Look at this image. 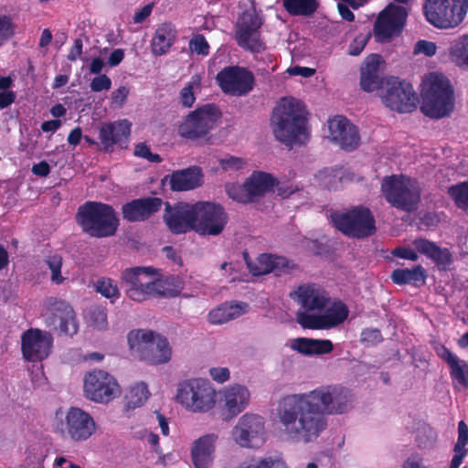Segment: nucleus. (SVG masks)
Listing matches in <instances>:
<instances>
[{"instance_id": "1", "label": "nucleus", "mask_w": 468, "mask_h": 468, "mask_svg": "<svg viewBox=\"0 0 468 468\" xmlns=\"http://www.w3.org/2000/svg\"><path fill=\"white\" fill-rule=\"evenodd\" d=\"M354 402L349 388L339 384L324 385L308 393L285 396L278 403L277 416L289 439L308 443L325 429L324 414H345L353 409Z\"/></svg>"}, {"instance_id": "2", "label": "nucleus", "mask_w": 468, "mask_h": 468, "mask_svg": "<svg viewBox=\"0 0 468 468\" xmlns=\"http://www.w3.org/2000/svg\"><path fill=\"white\" fill-rule=\"evenodd\" d=\"M303 104L294 98H282L273 109L271 124L277 140L286 145L303 144L308 133Z\"/></svg>"}, {"instance_id": "3", "label": "nucleus", "mask_w": 468, "mask_h": 468, "mask_svg": "<svg viewBox=\"0 0 468 468\" xmlns=\"http://www.w3.org/2000/svg\"><path fill=\"white\" fill-rule=\"evenodd\" d=\"M421 98L420 109L428 117L441 119L453 111V89L441 73L431 72L426 77L422 82Z\"/></svg>"}, {"instance_id": "4", "label": "nucleus", "mask_w": 468, "mask_h": 468, "mask_svg": "<svg viewBox=\"0 0 468 468\" xmlns=\"http://www.w3.org/2000/svg\"><path fill=\"white\" fill-rule=\"evenodd\" d=\"M76 221L83 232L98 239L115 235L119 226V218L113 207L96 201L81 205L78 208Z\"/></svg>"}, {"instance_id": "5", "label": "nucleus", "mask_w": 468, "mask_h": 468, "mask_svg": "<svg viewBox=\"0 0 468 468\" xmlns=\"http://www.w3.org/2000/svg\"><path fill=\"white\" fill-rule=\"evenodd\" d=\"M130 349L151 365L166 364L172 357V347L166 337L151 330H133L127 335Z\"/></svg>"}, {"instance_id": "6", "label": "nucleus", "mask_w": 468, "mask_h": 468, "mask_svg": "<svg viewBox=\"0 0 468 468\" xmlns=\"http://www.w3.org/2000/svg\"><path fill=\"white\" fill-rule=\"evenodd\" d=\"M381 190L393 207L409 213L418 209L421 189L416 180L404 176H386Z\"/></svg>"}, {"instance_id": "7", "label": "nucleus", "mask_w": 468, "mask_h": 468, "mask_svg": "<svg viewBox=\"0 0 468 468\" xmlns=\"http://www.w3.org/2000/svg\"><path fill=\"white\" fill-rule=\"evenodd\" d=\"M468 11V0H425L426 20L438 29H452L463 23Z\"/></svg>"}, {"instance_id": "8", "label": "nucleus", "mask_w": 468, "mask_h": 468, "mask_svg": "<svg viewBox=\"0 0 468 468\" xmlns=\"http://www.w3.org/2000/svg\"><path fill=\"white\" fill-rule=\"evenodd\" d=\"M331 218L334 226L349 238L365 239L376 232L375 218L371 211L363 206L346 212H334Z\"/></svg>"}, {"instance_id": "9", "label": "nucleus", "mask_w": 468, "mask_h": 468, "mask_svg": "<svg viewBox=\"0 0 468 468\" xmlns=\"http://www.w3.org/2000/svg\"><path fill=\"white\" fill-rule=\"evenodd\" d=\"M278 181L272 175L254 171L243 184H226L225 190L229 198L248 204L259 201L266 193L273 191Z\"/></svg>"}, {"instance_id": "10", "label": "nucleus", "mask_w": 468, "mask_h": 468, "mask_svg": "<svg viewBox=\"0 0 468 468\" xmlns=\"http://www.w3.org/2000/svg\"><path fill=\"white\" fill-rule=\"evenodd\" d=\"M215 391L210 384L202 379H190L180 385L176 399L186 409L197 412L209 410L215 404Z\"/></svg>"}, {"instance_id": "11", "label": "nucleus", "mask_w": 468, "mask_h": 468, "mask_svg": "<svg viewBox=\"0 0 468 468\" xmlns=\"http://www.w3.org/2000/svg\"><path fill=\"white\" fill-rule=\"evenodd\" d=\"M262 17L254 5L239 16L235 26V38L238 45L251 52L259 53L263 50L264 44L261 39L260 28Z\"/></svg>"}, {"instance_id": "12", "label": "nucleus", "mask_w": 468, "mask_h": 468, "mask_svg": "<svg viewBox=\"0 0 468 468\" xmlns=\"http://www.w3.org/2000/svg\"><path fill=\"white\" fill-rule=\"evenodd\" d=\"M220 113L215 104H206L190 112L179 125L178 133L186 139L205 137L212 130Z\"/></svg>"}, {"instance_id": "13", "label": "nucleus", "mask_w": 468, "mask_h": 468, "mask_svg": "<svg viewBox=\"0 0 468 468\" xmlns=\"http://www.w3.org/2000/svg\"><path fill=\"white\" fill-rule=\"evenodd\" d=\"M197 220L195 231L200 235H219L228 223V215L219 204L207 201L196 202Z\"/></svg>"}, {"instance_id": "14", "label": "nucleus", "mask_w": 468, "mask_h": 468, "mask_svg": "<svg viewBox=\"0 0 468 468\" xmlns=\"http://www.w3.org/2000/svg\"><path fill=\"white\" fill-rule=\"evenodd\" d=\"M84 392L92 401L107 403L120 394V388L112 375L100 369L85 375Z\"/></svg>"}, {"instance_id": "15", "label": "nucleus", "mask_w": 468, "mask_h": 468, "mask_svg": "<svg viewBox=\"0 0 468 468\" xmlns=\"http://www.w3.org/2000/svg\"><path fill=\"white\" fill-rule=\"evenodd\" d=\"M407 9L390 4L378 16L374 24V37L378 42H389L402 31L406 22Z\"/></svg>"}, {"instance_id": "16", "label": "nucleus", "mask_w": 468, "mask_h": 468, "mask_svg": "<svg viewBox=\"0 0 468 468\" xmlns=\"http://www.w3.org/2000/svg\"><path fill=\"white\" fill-rule=\"evenodd\" d=\"M231 434L235 442L241 447H260L265 441L264 420L257 414H244L232 429Z\"/></svg>"}, {"instance_id": "17", "label": "nucleus", "mask_w": 468, "mask_h": 468, "mask_svg": "<svg viewBox=\"0 0 468 468\" xmlns=\"http://www.w3.org/2000/svg\"><path fill=\"white\" fill-rule=\"evenodd\" d=\"M45 323L48 327L59 334L73 335L77 334L79 325L72 307L63 300L49 298L44 314Z\"/></svg>"}, {"instance_id": "18", "label": "nucleus", "mask_w": 468, "mask_h": 468, "mask_svg": "<svg viewBox=\"0 0 468 468\" xmlns=\"http://www.w3.org/2000/svg\"><path fill=\"white\" fill-rule=\"evenodd\" d=\"M383 101L392 111L411 112L417 107L418 97L410 83L392 77L387 80Z\"/></svg>"}, {"instance_id": "19", "label": "nucleus", "mask_w": 468, "mask_h": 468, "mask_svg": "<svg viewBox=\"0 0 468 468\" xmlns=\"http://www.w3.org/2000/svg\"><path fill=\"white\" fill-rule=\"evenodd\" d=\"M216 80L226 94L232 96L247 95L254 86L253 74L239 66H230L219 71Z\"/></svg>"}, {"instance_id": "20", "label": "nucleus", "mask_w": 468, "mask_h": 468, "mask_svg": "<svg viewBox=\"0 0 468 468\" xmlns=\"http://www.w3.org/2000/svg\"><path fill=\"white\" fill-rule=\"evenodd\" d=\"M96 431L93 418L80 408L71 407L62 423L61 432L64 438L76 442L87 441Z\"/></svg>"}, {"instance_id": "21", "label": "nucleus", "mask_w": 468, "mask_h": 468, "mask_svg": "<svg viewBox=\"0 0 468 468\" xmlns=\"http://www.w3.org/2000/svg\"><path fill=\"white\" fill-rule=\"evenodd\" d=\"M164 221L169 230L175 234L186 233L189 230L195 231L197 220L196 203L177 202L171 205L165 203Z\"/></svg>"}, {"instance_id": "22", "label": "nucleus", "mask_w": 468, "mask_h": 468, "mask_svg": "<svg viewBox=\"0 0 468 468\" xmlns=\"http://www.w3.org/2000/svg\"><path fill=\"white\" fill-rule=\"evenodd\" d=\"M155 272L156 270L153 267H133L122 271L121 279L126 295L136 302L147 300L152 277Z\"/></svg>"}, {"instance_id": "23", "label": "nucleus", "mask_w": 468, "mask_h": 468, "mask_svg": "<svg viewBox=\"0 0 468 468\" xmlns=\"http://www.w3.org/2000/svg\"><path fill=\"white\" fill-rule=\"evenodd\" d=\"M348 309L342 302L335 303L323 314H311L298 311L296 321L303 328L331 329L341 324L348 316Z\"/></svg>"}, {"instance_id": "24", "label": "nucleus", "mask_w": 468, "mask_h": 468, "mask_svg": "<svg viewBox=\"0 0 468 468\" xmlns=\"http://www.w3.org/2000/svg\"><path fill=\"white\" fill-rule=\"evenodd\" d=\"M52 347L53 337L48 332L30 328L22 334L21 349L27 361H42L50 355Z\"/></svg>"}, {"instance_id": "25", "label": "nucleus", "mask_w": 468, "mask_h": 468, "mask_svg": "<svg viewBox=\"0 0 468 468\" xmlns=\"http://www.w3.org/2000/svg\"><path fill=\"white\" fill-rule=\"evenodd\" d=\"M329 137L346 151L355 150L360 143L356 127L346 117L336 116L328 122Z\"/></svg>"}, {"instance_id": "26", "label": "nucleus", "mask_w": 468, "mask_h": 468, "mask_svg": "<svg viewBox=\"0 0 468 468\" xmlns=\"http://www.w3.org/2000/svg\"><path fill=\"white\" fill-rule=\"evenodd\" d=\"M163 203L160 197L133 199L122 207V217L129 222L144 221L159 211Z\"/></svg>"}, {"instance_id": "27", "label": "nucleus", "mask_w": 468, "mask_h": 468, "mask_svg": "<svg viewBox=\"0 0 468 468\" xmlns=\"http://www.w3.org/2000/svg\"><path fill=\"white\" fill-rule=\"evenodd\" d=\"M131 124L127 120L103 123L100 129V141L102 150L109 153L113 151L115 144L125 143L130 136Z\"/></svg>"}, {"instance_id": "28", "label": "nucleus", "mask_w": 468, "mask_h": 468, "mask_svg": "<svg viewBox=\"0 0 468 468\" xmlns=\"http://www.w3.org/2000/svg\"><path fill=\"white\" fill-rule=\"evenodd\" d=\"M203 174L199 166L193 165L186 169L174 171L164 177L163 183L168 181L173 191H188L200 186Z\"/></svg>"}, {"instance_id": "29", "label": "nucleus", "mask_w": 468, "mask_h": 468, "mask_svg": "<svg viewBox=\"0 0 468 468\" xmlns=\"http://www.w3.org/2000/svg\"><path fill=\"white\" fill-rule=\"evenodd\" d=\"M298 303L307 311H321L330 301L328 293L316 284H303L293 292Z\"/></svg>"}, {"instance_id": "30", "label": "nucleus", "mask_w": 468, "mask_h": 468, "mask_svg": "<svg viewBox=\"0 0 468 468\" xmlns=\"http://www.w3.org/2000/svg\"><path fill=\"white\" fill-rule=\"evenodd\" d=\"M382 58L378 54L369 55L360 69V86L365 91L370 92L380 88L383 79L379 66Z\"/></svg>"}, {"instance_id": "31", "label": "nucleus", "mask_w": 468, "mask_h": 468, "mask_svg": "<svg viewBox=\"0 0 468 468\" xmlns=\"http://www.w3.org/2000/svg\"><path fill=\"white\" fill-rule=\"evenodd\" d=\"M250 391L245 386L236 384L224 390V410L227 411V418L233 417L243 411L250 401Z\"/></svg>"}, {"instance_id": "32", "label": "nucleus", "mask_w": 468, "mask_h": 468, "mask_svg": "<svg viewBox=\"0 0 468 468\" xmlns=\"http://www.w3.org/2000/svg\"><path fill=\"white\" fill-rule=\"evenodd\" d=\"M216 434H207L197 440L191 451L196 468H210L214 459Z\"/></svg>"}, {"instance_id": "33", "label": "nucleus", "mask_w": 468, "mask_h": 468, "mask_svg": "<svg viewBox=\"0 0 468 468\" xmlns=\"http://www.w3.org/2000/svg\"><path fill=\"white\" fill-rule=\"evenodd\" d=\"M414 248L420 254L432 260L438 266L446 269L452 263V255L446 248H441L436 243L426 239H417L413 241Z\"/></svg>"}, {"instance_id": "34", "label": "nucleus", "mask_w": 468, "mask_h": 468, "mask_svg": "<svg viewBox=\"0 0 468 468\" xmlns=\"http://www.w3.org/2000/svg\"><path fill=\"white\" fill-rule=\"evenodd\" d=\"M292 347L304 355H324L333 351L334 346L330 340H318L312 338H297Z\"/></svg>"}, {"instance_id": "35", "label": "nucleus", "mask_w": 468, "mask_h": 468, "mask_svg": "<svg viewBox=\"0 0 468 468\" xmlns=\"http://www.w3.org/2000/svg\"><path fill=\"white\" fill-rule=\"evenodd\" d=\"M176 39V30L170 24L161 25L155 31L152 40V51L161 56L167 52Z\"/></svg>"}, {"instance_id": "36", "label": "nucleus", "mask_w": 468, "mask_h": 468, "mask_svg": "<svg viewBox=\"0 0 468 468\" xmlns=\"http://www.w3.org/2000/svg\"><path fill=\"white\" fill-rule=\"evenodd\" d=\"M390 278L392 282L399 285L425 282V270L421 265H417L412 269H396L392 271Z\"/></svg>"}, {"instance_id": "37", "label": "nucleus", "mask_w": 468, "mask_h": 468, "mask_svg": "<svg viewBox=\"0 0 468 468\" xmlns=\"http://www.w3.org/2000/svg\"><path fill=\"white\" fill-rule=\"evenodd\" d=\"M451 60L459 67H468V35L453 39L449 48Z\"/></svg>"}, {"instance_id": "38", "label": "nucleus", "mask_w": 468, "mask_h": 468, "mask_svg": "<svg viewBox=\"0 0 468 468\" xmlns=\"http://www.w3.org/2000/svg\"><path fill=\"white\" fill-rule=\"evenodd\" d=\"M241 314L239 305L223 304L210 311L207 319L210 324H220L239 317Z\"/></svg>"}, {"instance_id": "39", "label": "nucleus", "mask_w": 468, "mask_h": 468, "mask_svg": "<svg viewBox=\"0 0 468 468\" xmlns=\"http://www.w3.org/2000/svg\"><path fill=\"white\" fill-rule=\"evenodd\" d=\"M283 5L288 13L293 16H311L318 8L317 0H283Z\"/></svg>"}, {"instance_id": "40", "label": "nucleus", "mask_w": 468, "mask_h": 468, "mask_svg": "<svg viewBox=\"0 0 468 468\" xmlns=\"http://www.w3.org/2000/svg\"><path fill=\"white\" fill-rule=\"evenodd\" d=\"M94 290L114 303L120 297V292L115 282L110 278H100L93 283Z\"/></svg>"}, {"instance_id": "41", "label": "nucleus", "mask_w": 468, "mask_h": 468, "mask_svg": "<svg viewBox=\"0 0 468 468\" xmlns=\"http://www.w3.org/2000/svg\"><path fill=\"white\" fill-rule=\"evenodd\" d=\"M149 391L147 386L144 383H137L131 388L128 395H126L127 408L135 409L144 404L148 399Z\"/></svg>"}, {"instance_id": "42", "label": "nucleus", "mask_w": 468, "mask_h": 468, "mask_svg": "<svg viewBox=\"0 0 468 468\" xmlns=\"http://www.w3.org/2000/svg\"><path fill=\"white\" fill-rule=\"evenodd\" d=\"M244 257L250 271L254 276L264 275L271 272L273 266L271 265V254H261L257 262H252L248 260V254L245 252Z\"/></svg>"}, {"instance_id": "43", "label": "nucleus", "mask_w": 468, "mask_h": 468, "mask_svg": "<svg viewBox=\"0 0 468 468\" xmlns=\"http://www.w3.org/2000/svg\"><path fill=\"white\" fill-rule=\"evenodd\" d=\"M448 194L459 208L468 209V181L451 186Z\"/></svg>"}, {"instance_id": "44", "label": "nucleus", "mask_w": 468, "mask_h": 468, "mask_svg": "<svg viewBox=\"0 0 468 468\" xmlns=\"http://www.w3.org/2000/svg\"><path fill=\"white\" fill-rule=\"evenodd\" d=\"M450 375L453 380H456L461 386H468V364L459 357L450 366Z\"/></svg>"}, {"instance_id": "45", "label": "nucleus", "mask_w": 468, "mask_h": 468, "mask_svg": "<svg viewBox=\"0 0 468 468\" xmlns=\"http://www.w3.org/2000/svg\"><path fill=\"white\" fill-rule=\"evenodd\" d=\"M163 280H155L152 277L150 290L148 291V298L163 296L166 298H173L178 296V289L169 290Z\"/></svg>"}, {"instance_id": "46", "label": "nucleus", "mask_w": 468, "mask_h": 468, "mask_svg": "<svg viewBox=\"0 0 468 468\" xmlns=\"http://www.w3.org/2000/svg\"><path fill=\"white\" fill-rule=\"evenodd\" d=\"M45 263L48 265L51 271V281L56 284H61L64 282V277L61 275V267L63 259L58 254L48 256L45 260Z\"/></svg>"}, {"instance_id": "47", "label": "nucleus", "mask_w": 468, "mask_h": 468, "mask_svg": "<svg viewBox=\"0 0 468 468\" xmlns=\"http://www.w3.org/2000/svg\"><path fill=\"white\" fill-rule=\"evenodd\" d=\"M88 318L93 327L99 330L107 328V313L104 307L98 305L90 307L88 311Z\"/></svg>"}, {"instance_id": "48", "label": "nucleus", "mask_w": 468, "mask_h": 468, "mask_svg": "<svg viewBox=\"0 0 468 468\" xmlns=\"http://www.w3.org/2000/svg\"><path fill=\"white\" fill-rule=\"evenodd\" d=\"M200 89V80L198 76H194L192 80L185 86L180 91V101L185 107H191L195 102L194 90Z\"/></svg>"}, {"instance_id": "49", "label": "nucleus", "mask_w": 468, "mask_h": 468, "mask_svg": "<svg viewBox=\"0 0 468 468\" xmlns=\"http://www.w3.org/2000/svg\"><path fill=\"white\" fill-rule=\"evenodd\" d=\"M371 37V33L368 31L366 34H359L356 38L352 41V43L349 45L348 53L351 56H358L366 45L367 44L368 40Z\"/></svg>"}, {"instance_id": "50", "label": "nucleus", "mask_w": 468, "mask_h": 468, "mask_svg": "<svg viewBox=\"0 0 468 468\" xmlns=\"http://www.w3.org/2000/svg\"><path fill=\"white\" fill-rule=\"evenodd\" d=\"M191 51L197 54L207 55L209 52V45L202 35H197L189 42Z\"/></svg>"}, {"instance_id": "51", "label": "nucleus", "mask_w": 468, "mask_h": 468, "mask_svg": "<svg viewBox=\"0 0 468 468\" xmlns=\"http://www.w3.org/2000/svg\"><path fill=\"white\" fill-rule=\"evenodd\" d=\"M14 34L11 18L6 16H0V46L10 38Z\"/></svg>"}, {"instance_id": "52", "label": "nucleus", "mask_w": 468, "mask_h": 468, "mask_svg": "<svg viewBox=\"0 0 468 468\" xmlns=\"http://www.w3.org/2000/svg\"><path fill=\"white\" fill-rule=\"evenodd\" d=\"M436 44L428 40H419L414 47V54H424L428 57H431L436 54Z\"/></svg>"}, {"instance_id": "53", "label": "nucleus", "mask_w": 468, "mask_h": 468, "mask_svg": "<svg viewBox=\"0 0 468 468\" xmlns=\"http://www.w3.org/2000/svg\"><path fill=\"white\" fill-rule=\"evenodd\" d=\"M271 265L273 266L271 272H274L276 276L282 275V273L286 272L292 268L291 261L289 260L284 257L273 255H271Z\"/></svg>"}, {"instance_id": "54", "label": "nucleus", "mask_w": 468, "mask_h": 468, "mask_svg": "<svg viewBox=\"0 0 468 468\" xmlns=\"http://www.w3.org/2000/svg\"><path fill=\"white\" fill-rule=\"evenodd\" d=\"M112 80L111 79L105 75L101 74L98 77H95L90 82V90L94 92H99L101 90H108L111 89Z\"/></svg>"}, {"instance_id": "55", "label": "nucleus", "mask_w": 468, "mask_h": 468, "mask_svg": "<svg viewBox=\"0 0 468 468\" xmlns=\"http://www.w3.org/2000/svg\"><path fill=\"white\" fill-rule=\"evenodd\" d=\"M361 341L368 345H376L382 341V335L378 329L367 328L361 333Z\"/></svg>"}, {"instance_id": "56", "label": "nucleus", "mask_w": 468, "mask_h": 468, "mask_svg": "<svg viewBox=\"0 0 468 468\" xmlns=\"http://www.w3.org/2000/svg\"><path fill=\"white\" fill-rule=\"evenodd\" d=\"M434 350L437 356L441 357L443 361H445L448 366H450L458 358L456 355L452 353L450 349H448L445 346L441 344H437L434 346Z\"/></svg>"}, {"instance_id": "57", "label": "nucleus", "mask_w": 468, "mask_h": 468, "mask_svg": "<svg viewBox=\"0 0 468 468\" xmlns=\"http://www.w3.org/2000/svg\"><path fill=\"white\" fill-rule=\"evenodd\" d=\"M258 468H288L287 464L282 458L267 457L262 459L258 464Z\"/></svg>"}, {"instance_id": "58", "label": "nucleus", "mask_w": 468, "mask_h": 468, "mask_svg": "<svg viewBox=\"0 0 468 468\" xmlns=\"http://www.w3.org/2000/svg\"><path fill=\"white\" fill-rule=\"evenodd\" d=\"M468 443V426L463 420L458 423V440L454 447L459 449H465V445Z\"/></svg>"}, {"instance_id": "59", "label": "nucleus", "mask_w": 468, "mask_h": 468, "mask_svg": "<svg viewBox=\"0 0 468 468\" xmlns=\"http://www.w3.org/2000/svg\"><path fill=\"white\" fill-rule=\"evenodd\" d=\"M220 164H221V166L223 167V169H225V170H227V169L238 170L244 165L245 162L243 161L242 158L230 156V157L222 159L220 161Z\"/></svg>"}, {"instance_id": "60", "label": "nucleus", "mask_w": 468, "mask_h": 468, "mask_svg": "<svg viewBox=\"0 0 468 468\" xmlns=\"http://www.w3.org/2000/svg\"><path fill=\"white\" fill-rule=\"evenodd\" d=\"M209 373L210 377L218 383H224L229 378V370L227 367H213Z\"/></svg>"}, {"instance_id": "61", "label": "nucleus", "mask_w": 468, "mask_h": 468, "mask_svg": "<svg viewBox=\"0 0 468 468\" xmlns=\"http://www.w3.org/2000/svg\"><path fill=\"white\" fill-rule=\"evenodd\" d=\"M392 254L396 257L410 260L413 261L418 260V254L411 249L399 247L393 250Z\"/></svg>"}, {"instance_id": "62", "label": "nucleus", "mask_w": 468, "mask_h": 468, "mask_svg": "<svg viewBox=\"0 0 468 468\" xmlns=\"http://www.w3.org/2000/svg\"><path fill=\"white\" fill-rule=\"evenodd\" d=\"M128 94L129 90L126 87H120L112 93V103L122 106L124 103Z\"/></svg>"}, {"instance_id": "63", "label": "nucleus", "mask_w": 468, "mask_h": 468, "mask_svg": "<svg viewBox=\"0 0 468 468\" xmlns=\"http://www.w3.org/2000/svg\"><path fill=\"white\" fill-rule=\"evenodd\" d=\"M31 171L34 175L44 177L50 173V166L46 161H41L34 165Z\"/></svg>"}, {"instance_id": "64", "label": "nucleus", "mask_w": 468, "mask_h": 468, "mask_svg": "<svg viewBox=\"0 0 468 468\" xmlns=\"http://www.w3.org/2000/svg\"><path fill=\"white\" fill-rule=\"evenodd\" d=\"M164 282L166 283L165 285L169 290L174 291L175 289H178V295L184 288L182 280L177 276H168L164 279Z\"/></svg>"}]
</instances>
